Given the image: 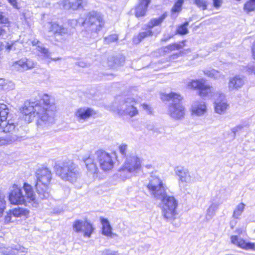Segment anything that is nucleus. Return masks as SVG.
<instances>
[{
	"mask_svg": "<svg viewBox=\"0 0 255 255\" xmlns=\"http://www.w3.org/2000/svg\"><path fill=\"white\" fill-rule=\"evenodd\" d=\"M57 107L54 100L46 94L40 96L38 101L25 102L21 110L23 119L30 123L34 117L37 118L39 127L46 128L54 122Z\"/></svg>",
	"mask_w": 255,
	"mask_h": 255,
	"instance_id": "f257e3e1",
	"label": "nucleus"
},
{
	"mask_svg": "<svg viewBox=\"0 0 255 255\" xmlns=\"http://www.w3.org/2000/svg\"><path fill=\"white\" fill-rule=\"evenodd\" d=\"M151 195L156 199L162 201V215L168 221L175 219L177 201L172 196H167L166 186L157 176H151L147 186Z\"/></svg>",
	"mask_w": 255,
	"mask_h": 255,
	"instance_id": "f03ea898",
	"label": "nucleus"
},
{
	"mask_svg": "<svg viewBox=\"0 0 255 255\" xmlns=\"http://www.w3.org/2000/svg\"><path fill=\"white\" fill-rule=\"evenodd\" d=\"M9 200L12 204L30 205L37 207L38 205V199L33 194L31 186L24 183L22 188H15L9 195Z\"/></svg>",
	"mask_w": 255,
	"mask_h": 255,
	"instance_id": "7ed1b4c3",
	"label": "nucleus"
},
{
	"mask_svg": "<svg viewBox=\"0 0 255 255\" xmlns=\"http://www.w3.org/2000/svg\"><path fill=\"white\" fill-rule=\"evenodd\" d=\"M8 113L9 110L7 106L0 103V131L10 133L4 137H0V146L11 144L18 138L15 125L10 123L9 121H6Z\"/></svg>",
	"mask_w": 255,
	"mask_h": 255,
	"instance_id": "20e7f679",
	"label": "nucleus"
},
{
	"mask_svg": "<svg viewBox=\"0 0 255 255\" xmlns=\"http://www.w3.org/2000/svg\"><path fill=\"white\" fill-rule=\"evenodd\" d=\"M137 103V101L130 96L119 97L110 109L121 116L128 115L133 117L138 114V110L134 106Z\"/></svg>",
	"mask_w": 255,
	"mask_h": 255,
	"instance_id": "39448f33",
	"label": "nucleus"
},
{
	"mask_svg": "<svg viewBox=\"0 0 255 255\" xmlns=\"http://www.w3.org/2000/svg\"><path fill=\"white\" fill-rule=\"evenodd\" d=\"M166 99L170 102L168 114L173 119L180 120L184 117V108L181 104V96L176 93L171 92L165 96Z\"/></svg>",
	"mask_w": 255,
	"mask_h": 255,
	"instance_id": "423d86ee",
	"label": "nucleus"
},
{
	"mask_svg": "<svg viewBox=\"0 0 255 255\" xmlns=\"http://www.w3.org/2000/svg\"><path fill=\"white\" fill-rule=\"evenodd\" d=\"M82 24L87 28V30L97 33L105 25L103 16L97 11H92L87 14Z\"/></svg>",
	"mask_w": 255,
	"mask_h": 255,
	"instance_id": "0eeeda50",
	"label": "nucleus"
},
{
	"mask_svg": "<svg viewBox=\"0 0 255 255\" xmlns=\"http://www.w3.org/2000/svg\"><path fill=\"white\" fill-rule=\"evenodd\" d=\"M142 159L136 155L126 156L125 161L119 171L124 173L136 174L141 169Z\"/></svg>",
	"mask_w": 255,
	"mask_h": 255,
	"instance_id": "6e6552de",
	"label": "nucleus"
},
{
	"mask_svg": "<svg viewBox=\"0 0 255 255\" xmlns=\"http://www.w3.org/2000/svg\"><path fill=\"white\" fill-rule=\"evenodd\" d=\"M35 187L37 191L38 201L49 198L50 195L48 191V185L51 180V176H36Z\"/></svg>",
	"mask_w": 255,
	"mask_h": 255,
	"instance_id": "1a4fd4ad",
	"label": "nucleus"
},
{
	"mask_svg": "<svg viewBox=\"0 0 255 255\" xmlns=\"http://www.w3.org/2000/svg\"><path fill=\"white\" fill-rule=\"evenodd\" d=\"M95 154L102 170L109 171L113 168L114 162L112 156L109 153L100 149L96 151Z\"/></svg>",
	"mask_w": 255,
	"mask_h": 255,
	"instance_id": "9d476101",
	"label": "nucleus"
},
{
	"mask_svg": "<svg viewBox=\"0 0 255 255\" xmlns=\"http://www.w3.org/2000/svg\"><path fill=\"white\" fill-rule=\"evenodd\" d=\"M54 168L56 174L59 175H72L79 173L78 166L71 161L64 163L63 166L56 165Z\"/></svg>",
	"mask_w": 255,
	"mask_h": 255,
	"instance_id": "9b49d317",
	"label": "nucleus"
},
{
	"mask_svg": "<svg viewBox=\"0 0 255 255\" xmlns=\"http://www.w3.org/2000/svg\"><path fill=\"white\" fill-rule=\"evenodd\" d=\"M96 114V112L93 109L87 107H82L75 110L74 117L78 122L83 123L90 118L95 117Z\"/></svg>",
	"mask_w": 255,
	"mask_h": 255,
	"instance_id": "f8f14e48",
	"label": "nucleus"
},
{
	"mask_svg": "<svg viewBox=\"0 0 255 255\" xmlns=\"http://www.w3.org/2000/svg\"><path fill=\"white\" fill-rule=\"evenodd\" d=\"M214 99L215 100V112L220 115L225 113L229 107L225 95L220 92H217Z\"/></svg>",
	"mask_w": 255,
	"mask_h": 255,
	"instance_id": "ddd939ff",
	"label": "nucleus"
},
{
	"mask_svg": "<svg viewBox=\"0 0 255 255\" xmlns=\"http://www.w3.org/2000/svg\"><path fill=\"white\" fill-rule=\"evenodd\" d=\"M36 64L31 59L24 57L14 62L12 66L17 70L26 71L34 68Z\"/></svg>",
	"mask_w": 255,
	"mask_h": 255,
	"instance_id": "4468645a",
	"label": "nucleus"
},
{
	"mask_svg": "<svg viewBox=\"0 0 255 255\" xmlns=\"http://www.w3.org/2000/svg\"><path fill=\"white\" fill-rule=\"evenodd\" d=\"M26 252V249L20 245H12L8 247L3 244L0 245V253L3 255H17L18 253Z\"/></svg>",
	"mask_w": 255,
	"mask_h": 255,
	"instance_id": "2eb2a0df",
	"label": "nucleus"
},
{
	"mask_svg": "<svg viewBox=\"0 0 255 255\" xmlns=\"http://www.w3.org/2000/svg\"><path fill=\"white\" fill-rule=\"evenodd\" d=\"M245 83V77L243 76L237 75L229 78L228 84V90L233 91L241 89Z\"/></svg>",
	"mask_w": 255,
	"mask_h": 255,
	"instance_id": "dca6fc26",
	"label": "nucleus"
},
{
	"mask_svg": "<svg viewBox=\"0 0 255 255\" xmlns=\"http://www.w3.org/2000/svg\"><path fill=\"white\" fill-rule=\"evenodd\" d=\"M207 106L204 102L195 101L192 105L191 112L193 115L202 116L207 113Z\"/></svg>",
	"mask_w": 255,
	"mask_h": 255,
	"instance_id": "f3484780",
	"label": "nucleus"
},
{
	"mask_svg": "<svg viewBox=\"0 0 255 255\" xmlns=\"http://www.w3.org/2000/svg\"><path fill=\"white\" fill-rule=\"evenodd\" d=\"M233 244L245 250L255 251V244L246 242L244 240L240 239L237 236H232L231 238Z\"/></svg>",
	"mask_w": 255,
	"mask_h": 255,
	"instance_id": "a211bd4d",
	"label": "nucleus"
},
{
	"mask_svg": "<svg viewBox=\"0 0 255 255\" xmlns=\"http://www.w3.org/2000/svg\"><path fill=\"white\" fill-rule=\"evenodd\" d=\"M151 0H139V2L135 8V15L137 17L145 14L147 7Z\"/></svg>",
	"mask_w": 255,
	"mask_h": 255,
	"instance_id": "6ab92c4d",
	"label": "nucleus"
},
{
	"mask_svg": "<svg viewBox=\"0 0 255 255\" xmlns=\"http://www.w3.org/2000/svg\"><path fill=\"white\" fill-rule=\"evenodd\" d=\"M216 93H214V88L207 85L205 82L203 84V86H202L199 90V94L202 97H213L214 98Z\"/></svg>",
	"mask_w": 255,
	"mask_h": 255,
	"instance_id": "aec40b11",
	"label": "nucleus"
},
{
	"mask_svg": "<svg viewBox=\"0 0 255 255\" xmlns=\"http://www.w3.org/2000/svg\"><path fill=\"white\" fill-rule=\"evenodd\" d=\"M83 161L85 163L87 170L90 174H96L98 170L96 164L94 162V157L89 155L88 157L84 158Z\"/></svg>",
	"mask_w": 255,
	"mask_h": 255,
	"instance_id": "412c9836",
	"label": "nucleus"
},
{
	"mask_svg": "<svg viewBox=\"0 0 255 255\" xmlns=\"http://www.w3.org/2000/svg\"><path fill=\"white\" fill-rule=\"evenodd\" d=\"M82 0H64L63 7L65 9L76 10L80 8Z\"/></svg>",
	"mask_w": 255,
	"mask_h": 255,
	"instance_id": "4be33fe9",
	"label": "nucleus"
},
{
	"mask_svg": "<svg viewBox=\"0 0 255 255\" xmlns=\"http://www.w3.org/2000/svg\"><path fill=\"white\" fill-rule=\"evenodd\" d=\"M204 73L207 76L215 79H224L225 78V76L220 72L212 68L205 70Z\"/></svg>",
	"mask_w": 255,
	"mask_h": 255,
	"instance_id": "5701e85b",
	"label": "nucleus"
},
{
	"mask_svg": "<svg viewBox=\"0 0 255 255\" xmlns=\"http://www.w3.org/2000/svg\"><path fill=\"white\" fill-rule=\"evenodd\" d=\"M166 16L167 14L165 13L158 17L152 18L147 24L146 27L151 30L153 27L159 25Z\"/></svg>",
	"mask_w": 255,
	"mask_h": 255,
	"instance_id": "b1692460",
	"label": "nucleus"
},
{
	"mask_svg": "<svg viewBox=\"0 0 255 255\" xmlns=\"http://www.w3.org/2000/svg\"><path fill=\"white\" fill-rule=\"evenodd\" d=\"M153 32L150 29L147 28L145 31L140 32L138 35L133 38V42L135 44L139 43L144 38L152 36Z\"/></svg>",
	"mask_w": 255,
	"mask_h": 255,
	"instance_id": "393cba45",
	"label": "nucleus"
},
{
	"mask_svg": "<svg viewBox=\"0 0 255 255\" xmlns=\"http://www.w3.org/2000/svg\"><path fill=\"white\" fill-rule=\"evenodd\" d=\"M48 26L49 27V31L53 32L54 33L63 34L67 33L66 29L56 23H49Z\"/></svg>",
	"mask_w": 255,
	"mask_h": 255,
	"instance_id": "a878e982",
	"label": "nucleus"
},
{
	"mask_svg": "<svg viewBox=\"0 0 255 255\" xmlns=\"http://www.w3.org/2000/svg\"><path fill=\"white\" fill-rule=\"evenodd\" d=\"M101 222L103 225V234L105 236L111 237L112 235V228L108 220L105 218H102Z\"/></svg>",
	"mask_w": 255,
	"mask_h": 255,
	"instance_id": "bb28decb",
	"label": "nucleus"
},
{
	"mask_svg": "<svg viewBox=\"0 0 255 255\" xmlns=\"http://www.w3.org/2000/svg\"><path fill=\"white\" fill-rule=\"evenodd\" d=\"M205 81L203 79L198 80H191L187 84V87L188 89H198L200 90L202 86H203V84Z\"/></svg>",
	"mask_w": 255,
	"mask_h": 255,
	"instance_id": "cd10ccee",
	"label": "nucleus"
},
{
	"mask_svg": "<svg viewBox=\"0 0 255 255\" xmlns=\"http://www.w3.org/2000/svg\"><path fill=\"white\" fill-rule=\"evenodd\" d=\"M185 41H182L178 43L170 44L164 48V51L165 52H169L173 50L180 49L185 46Z\"/></svg>",
	"mask_w": 255,
	"mask_h": 255,
	"instance_id": "c85d7f7f",
	"label": "nucleus"
},
{
	"mask_svg": "<svg viewBox=\"0 0 255 255\" xmlns=\"http://www.w3.org/2000/svg\"><path fill=\"white\" fill-rule=\"evenodd\" d=\"M218 208V205L216 204H212L207 210L206 215L207 221L211 220L215 214V212Z\"/></svg>",
	"mask_w": 255,
	"mask_h": 255,
	"instance_id": "c756f323",
	"label": "nucleus"
},
{
	"mask_svg": "<svg viewBox=\"0 0 255 255\" xmlns=\"http://www.w3.org/2000/svg\"><path fill=\"white\" fill-rule=\"evenodd\" d=\"M94 231V228L92 225L87 221H84L83 231L84 232V236L90 238L92 232Z\"/></svg>",
	"mask_w": 255,
	"mask_h": 255,
	"instance_id": "7c9ffc66",
	"label": "nucleus"
},
{
	"mask_svg": "<svg viewBox=\"0 0 255 255\" xmlns=\"http://www.w3.org/2000/svg\"><path fill=\"white\" fill-rule=\"evenodd\" d=\"M245 207V205L243 203L238 204L234 211L233 217L238 219L243 212Z\"/></svg>",
	"mask_w": 255,
	"mask_h": 255,
	"instance_id": "2f4dec72",
	"label": "nucleus"
},
{
	"mask_svg": "<svg viewBox=\"0 0 255 255\" xmlns=\"http://www.w3.org/2000/svg\"><path fill=\"white\" fill-rule=\"evenodd\" d=\"M244 10L249 12L255 10V0H249L244 5Z\"/></svg>",
	"mask_w": 255,
	"mask_h": 255,
	"instance_id": "473e14b6",
	"label": "nucleus"
},
{
	"mask_svg": "<svg viewBox=\"0 0 255 255\" xmlns=\"http://www.w3.org/2000/svg\"><path fill=\"white\" fill-rule=\"evenodd\" d=\"M84 221L76 220L73 225V228L76 233H80L83 231Z\"/></svg>",
	"mask_w": 255,
	"mask_h": 255,
	"instance_id": "72a5a7b5",
	"label": "nucleus"
},
{
	"mask_svg": "<svg viewBox=\"0 0 255 255\" xmlns=\"http://www.w3.org/2000/svg\"><path fill=\"white\" fill-rule=\"evenodd\" d=\"M193 3L202 10H204L207 8L208 2L206 0H192Z\"/></svg>",
	"mask_w": 255,
	"mask_h": 255,
	"instance_id": "f704fd0d",
	"label": "nucleus"
},
{
	"mask_svg": "<svg viewBox=\"0 0 255 255\" xmlns=\"http://www.w3.org/2000/svg\"><path fill=\"white\" fill-rule=\"evenodd\" d=\"M174 170L177 175H183L189 174L188 170L186 168L181 166H177Z\"/></svg>",
	"mask_w": 255,
	"mask_h": 255,
	"instance_id": "c9c22d12",
	"label": "nucleus"
},
{
	"mask_svg": "<svg viewBox=\"0 0 255 255\" xmlns=\"http://www.w3.org/2000/svg\"><path fill=\"white\" fill-rule=\"evenodd\" d=\"M51 171L46 167L41 166L37 169V175H49Z\"/></svg>",
	"mask_w": 255,
	"mask_h": 255,
	"instance_id": "e433bc0d",
	"label": "nucleus"
},
{
	"mask_svg": "<svg viewBox=\"0 0 255 255\" xmlns=\"http://www.w3.org/2000/svg\"><path fill=\"white\" fill-rule=\"evenodd\" d=\"M5 196L2 193L0 192V217L2 216L4 210L5 208Z\"/></svg>",
	"mask_w": 255,
	"mask_h": 255,
	"instance_id": "4c0bfd02",
	"label": "nucleus"
},
{
	"mask_svg": "<svg viewBox=\"0 0 255 255\" xmlns=\"http://www.w3.org/2000/svg\"><path fill=\"white\" fill-rule=\"evenodd\" d=\"M26 210L22 208H18L14 209L12 211V215L15 217H20L21 215H25Z\"/></svg>",
	"mask_w": 255,
	"mask_h": 255,
	"instance_id": "58836bf2",
	"label": "nucleus"
},
{
	"mask_svg": "<svg viewBox=\"0 0 255 255\" xmlns=\"http://www.w3.org/2000/svg\"><path fill=\"white\" fill-rule=\"evenodd\" d=\"M188 24V22H186L184 24L179 26L177 30V32L182 35L186 34L188 32L187 28Z\"/></svg>",
	"mask_w": 255,
	"mask_h": 255,
	"instance_id": "ea45409f",
	"label": "nucleus"
},
{
	"mask_svg": "<svg viewBox=\"0 0 255 255\" xmlns=\"http://www.w3.org/2000/svg\"><path fill=\"white\" fill-rule=\"evenodd\" d=\"M37 49L38 51L41 52V53L42 54L45 58L49 57L50 53L48 49H46L44 47H43L42 46H40L39 45L37 46Z\"/></svg>",
	"mask_w": 255,
	"mask_h": 255,
	"instance_id": "a19ab883",
	"label": "nucleus"
},
{
	"mask_svg": "<svg viewBox=\"0 0 255 255\" xmlns=\"http://www.w3.org/2000/svg\"><path fill=\"white\" fill-rule=\"evenodd\" d=\"M118 39V37L117 35H110L105 38V42L106 43L109 44L110 43L117 41Z\"/></svg>",
	"mask_w": 255,
	"mask_h": 255,
	"instance_id": "79ce46f5",
	"label": "nucleus"
},
{
	"mask_svg": "<svg viewBox=\"0 0 255 255\" xmlns=\"http://www.w3.org/2000/svg\"><path fill=\"white\" fill-rule=\"evenodd\" d=\"M183 0H178V1L175 3L174 6L172 9L173 12H178L180 11L181 7L183 4Z\"/></svg>",
	"mask_w": 255,
	"mask_h": 255,
	"instance_id": "37998d69",
	"label": "nucleus"
},
{
	"mask_svg": "<svg viewBox=\"0 0 255 255\" xmlns=\"http://www.w3.org/2000/svg\"><path fill=\"white\" fill-rule=\"evenodd\" d=\"M119 149L120 151V152L122 155H123L124 156H127V152L128 149V145L125 143H123L119 145Z\"/></svg>",
	"mask_w": 255,
	"mask_h": 255,
	"instance_id": "c03bdc74",
	"label": "nucleus"
},
{
	"mask_svg": "<svg viewBox=\"0 0 255 255\" xmlns=\"http://www.w3.org/2000/svg\"><path fill=\"white\" fill-rule=\"evenodd\" d=\"M8 22V18L3 14V13L0 12V23L6 24Z\"/></svg>",
	"mask_w": 255,
	"mask_h": 255,
	"instance_id": "a18cd8bd",
	"label": "nucleus"
},
{
	"mask_svg": "<svg viewBox=\"0 0 255 255\" xmlns=\"http://www.w3.org/2000/svg\"><path fill=\"white\" fill-rule=\"evenodd\" d=\"M102 255H119V254L117 252L105 250L102 252Z\"/></svg>",
	"mask_w": 255,
	"mask_h": 255,
	"instance_id": "49530a36",
	"label": "nucleus"
},
{
	"mask_svg": "<svg viewBox=\"0 0 255 255\" xmlns=\"http://www.w3.org/2000/svg\"><path fill=\"white\" fill-rule=\"evenodd\" d=\"M190 176H180L179 179V185L180 187L184 186V183L187 182V179Z\"/></svg>",
	"mask_w": 255,
	"mask_h": 255,
	"instance_id": "de8ad7c7",
	"label": "nucleus"
},
{
	"mask_svg": "<svg viewBox=\"0 0 255 255\" xmlns=\"http://www.w3.org/2000/svg\"><path fill=\"white\" fill-rule=\"evenodd\" d=\"M12 215V213L11 211H9V213H7L6 215L5 216L4 218V222L5 223H9L10 222L11 216Z\"/></svg>",
	"mask_w": 255,
	"mask_h": 255,
	"instance_id": "09e8293b",
	"label": "nucleus"
},
{
	"mask_svg": "<svg viewBox=\"0 0 255 255\" xmlns=\"http://www.w3.org/2000/svg\"><path fill=\"white\" fill-rule=\"evenodd\" d=\"M78 20L77 19H71L69 20L68 24L72 27H75L78 24Z\"/></svg>",
	"mask_w": 255,
	"mask_h": 255,
	"instance_id": "8fccbe9b",
	"label": "nucleus"
},
{
	"mask_svg": "<svg viewBox=\"0 0 255 255\" xmlns=\"http://www.w3.org/2000/svg\"><path fill=\"white\" fill-rule=\"evenodd\" d=\"M243 128V126L242 125H239L232 129V132L235 135L236 133L240 130H241Z\"/></svg>",
	"mask_w": 255,
	"mask_h": 255,
	"instance_id": "3c124183",
	"label": "nucleus"
},
{
	"mask_svg": "<svg viewBox=\"0 0 255 255\" xmlns=\"http://www.w3.org/2000/svg\"><path fill=\"white\" fill-rule=\"evenodd\" d=\"M142 107L143 109L147 111V112L149 114L151 113V109L150 107H149L148 105L143 104L142 105Z\"/></svg>",
	"mask_w": 255,
	"mask_h": 255,
	"instance_id": "603ef678",
	"label": "nucleus"
},
{
	"mask_svg": "<svg viewBox=\"0 0 255 255\" xmlns=\"http://www.w3.org/2000/svg\"><path fill=\"white\" fill-rule=\"evenodd\" d=\"M222 3V0H213V4L214 7L218 8L220 7Z\"/></svg>",
	"mask_w": 255,
	"mask_h": 255,
	"instance_id": "864d4df0",
	"label": "nucleus"
},
{
	"mask_svg": "<svg viewBox=\"0 0 255 255\" xmlns=\"http://www.w3.org/2000/svg\"><path fill=\"white\" fill-rule=\"evenodd\" d=\"M247 71L250 73H254L255 75V67L253 65L248 66Z\"/></svg>",
	"mask_w": 255,
	"mask_h": 255,
	"instance_id": "5fc2aeb1",
	"label": "nucleus"
},
{
	"mask_svg": "<svg viewBox=\"0 0 255 255\" xmlns=\"http://www.w3.org/2000/svg\"><path fill=\"white\" fill-rule=\"evenodd\" d=\"M76 176H62V179L64 181H70L71 182H73L72 180H73V178H75Z\"/></svg>",
	"mask_w": 255,
	"mask_h": 255,
	"instance_id": "6e6d98bb",
	"label": "nucleus"
},
{
	"mask_svg": "<svg viewBox=\"0 0 255 255\" xmlns=\"http://www.w3.org/2000/svg\"><path fill=\"white\" fill-rule=\"evenodd\" d=\"M10 4L14 8H17L16 0H7Z\"/></svg>",
	"mask_w": 255,
	"mask_h": 255,
	"instance_id": "4d7b16f0",
	"label": "nucleus"
},
{
	"mask_svg": "<svg viewBox=\"0 0 255 255\" xmlns=\"http://www.w3.org/2000/svg\"><path fill=\"white\" fill-rule=\"evenodd\" d=\"M182 54H183V52H179L178 53H176V54H173V55H172L171 57V59H174L178 57L179 56L182 55Z\"/></svg>",
	"mask_w": 255,
	"mask_h": 255,
	"instance_id": "13d9d810",
	"label": "nucleus"
},
{
	"mask_svg": "<svg viewBox=\"0 0 255 255\" xmlns=\"http://www.w3.org/2000/svg\"><path fill=\"white\" fill-rule=\"evenodd\" d=\"M6 33V31L2 27H0V36H3Z\"/></svg>",
	"mask_w": 255,
	"mask_h": 255,
	"instance_id": "bf43d9fd",
	"label": "nucleus"
},
{
	"mask_svg": "<svg viewBox=\"0 0 255 255\" xmlns=\"http://www.w3.org/2000/svg\"><path fill=\"white\" fill-rule=\"evenodd\" d=\"M12 45H13V44H9V43H7L6 46V49L8 51H10L11 49H12Z\"/></svg>",
	"mask_w": 255,
	"mask_h": 255,
	"instance_id": "052dcab7",
	"label": "nucleus"
},
{
	"mask_svg": "<svg viewBox=\"0 0 255 255\" xmlns=\"http://www.w3.org/2000/svg\"><path fill=\"white\" fill-rule=\"evenodd\" d=\"M253 55L255 59V41L254 42L253 48H252Z\"/></svg>",
	"mask_w": 255,
	"mask_h": 255,
	"instance_id": "680f3d73",
	"label": "nucleus"
},
{
	"mask_svg": "<svg viewBox=\"0 0 255 255\" xmlns=\"http://www.w3.org/2000/svg\"><path fill=\"white\" fill-rule=\"evenodd\" d=\"M171 37V36H167V37L164 36V37L162 39V41H166L167 40L169 39Z\"/></svg>",
	"mask_w": 255,
	"mask_h": 255,
	"instance_id": "e2e57ef3",
	"label": "nucleus"
},
{
	"mask_svg": "<svg viewBox=\"0 0 255 255\" xmlns=\"http://www.w3.org/2000/svg\"><path fill=\"white\" fill-rule=\"evenodd\" d=\"M3 48V45L2 42H0V50H2Z\"/></svg>",
	"mask_w": 255,
	"mask_h": 255,
	"instance_id": "0e129e2a",
	"label": "nucleus"
},
{
	"mask_svg": "<svg viewBox=\"0 0 255 255\" xmlns=\"http://www.w3.org/2000/svg\"><path fill=\"white\" fill-rule=\"evenodd\" d=\"M175 0H164V2L166 3H168V1H170V2H173Z\"/></svg>",
	"mask_w": 255,
	"mask_h": 255,
	"instance_id": "69168bd1",
	"label": "nucleus"
},
{
	"mask_svg": "<svg viewBox=\"0 0 255 255\" xmlns=\"http://www.w3.org/2000/svg\"><path fill=\"white\" fill-rule=\"evenodd\" d=\"M39 43V41H37L36 42L35 41V40H34L33 42H32V43H33V45H36L37 44H38Z\"/></svg>",
	"mask_w": 255,
	"mask_h": 255,
	"instance_id": "338daca9",
	"label": "nucleus"
},
{
	"mask_svg": "<svg viewBox=\"0 0 255 255\" xmlns=\"http://www.w3.org/2000/svg\"><path fill=\"white\" fill-rule=\"evenodd\" d=\"M154 130V132H157V128H155V129H153Z\"/></svg>",
	"mask_w": 255,
	"mask_h": 255,
	"instance_id": "774afa93",
	"label": "nucleus"
}]
</instances>
